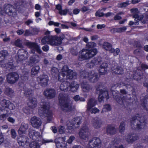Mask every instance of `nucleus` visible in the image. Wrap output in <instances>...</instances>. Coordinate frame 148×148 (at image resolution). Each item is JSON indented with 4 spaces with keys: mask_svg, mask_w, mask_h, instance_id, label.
<instances>
[{
    "mask_svg": "<svg viewBox=\"0 0 148 148\" xmlns=\"http://www.w3.org/2000/svg\"><path fill=\"white\" fill-rule=\"evenodd\" d=\"M97 51L96 49L88 50L84 49L79 53L78 59L80 61L88 60L96 55Z\"/></svg>",
    "mask_w": 148,
    "mask_h": 148,
    "instance_id": "obj_1",
    "label": "nucleus"
},
{
    "mask_svg": "<svg viewBox=\"0 0 148 148\" xmlns=\"http://www.w3.org/2000/svg\"><path fill=\"white\" fill-rule=\"evenodd\" d=\"M80 75L81 77L88 79L92 83L96 82L99 79L98 73L95 72L94 71L92 70L88 72L84 70L80 72Z\"/></svg>",
    "mask_w": 148,
    "mask_h": 148,
    "instance_id": "obj_2",
    "label": "nucleus"
},
{
    "mask_svg": "<svg viewBox=\"0 0 148 148\" xmlns=\"http://www.w3.org/2000/svg\"><path fill=\"white\" fill-rule=\"evenodd\" d=\"M82 122V118L79 116L75 117L67 124V129L69 132H72L78 127Z\"/></svg>",
    "mask_w": 148,
    "mask_h": 148,
    "instance_id": "obj_3",
    "label": "nucleus"
},
{
    "mask_svg": "<svg viewBox=\"0 0 148 148\" xmlns=\"http://www.w3.org/2000/svg\"><path fill=\"white\" fill-rule=\"evenodd\" d=\"M65 65H63L62 72H59V70L56 67H53L51 69V72L53 76L55 78L58 77V80L60 82H63L64 81Z\"/></svg>",
    "mask_w": 148,
    "mask_h": 148,
    "instance_id": "obj_4",
    "label": "nucleus"
},
{
    "mask_svg": "<svg viewBox=\"0 0 148 148\" xmlns=\"http://www.w3.org/2000/svg\"><path fill=\"white\" fill-rule=\"evenodd\" d=\"M39 114L41 117L51 118L52 112L50 110V107L46 104L42 105L39 109Z\"/></svg>",
    "mask_w": 148,
    "mask_h": 148,
    "instance_id": "obj_5",
    "label": "nucleus"
},
{
    "mask_svg": "<svg viewBox=\"0 0 148 148\" xmlns=\"http://www.w3.org/2000/svg\"><path fill=\"white\" fill-rule=\"evenodd\" d=\"M96 93L99 94L98 97V101L101 102L103 100L104 98L108 99L109 98L108 92V90H104L102 89H100V87H97L96 89Z\"/></svg>",
    "mask_w": 148,
    "mask_h": 148,
    "instance_id": "obj_6",
    "label": "nucleus"
},
{
    "mask_svg": "<svg viewBox=\"0 0 148 148\" xmlns=\"http://www.w3.org/2000/svg\"><path fill=\"white\" fill-rule=\"evenodd\" d=\"M131 11L133 13V16L134 18H135V22H134L130 21L129 23V25H132L134 24L138 25L139 24L138 22L141 20L143 17V15H139L138 13L139 11L137 8L132 9L131 10Z\"/></svg>",
    "mask_w": 148,
    "mask_h": 148,
    "instance_id": "obj_7",
    "label": "nucleus"
},
{
    "mask_svg": "<svg viewBox=\"0 0 148 148\" xmlns=\"http://www.w3.org/2000/svg\"><path fill=\"white\" fill-rule=\"evenodd\" d=\"M5 14L11 16L15 17L17 14V11L14 6L10 4H7L4 8Z\"/></svg>",
    "mask_w": 148,
    "mask_h": 148,
    "instance_id": "obj_8",
    "label": "nucleus"
},
{
    "mask_svg": "<svg viewBox=\"0 0 148 148\" xmlns=\"http://www.w3.org/2000/svg\"><path fill=\"white\" fill-rule=\"evenodd\" d=\"M19 78V76L17 73L12 72L8 74L7 80L8 83L10 84H13L16 82Z\"/></svg>",
    "mask_w": 148,
    "mask_h": 148,
    "instance_id": "obj_9",
    "label": "nucleus"
},
{
    "mask_svg": "<svg viewBox=\"0 0 148 148\" xmlns=\"http://www.w3.org/2000/svg\"><path fill=\"white\" fill-rule=\"evenodd\" d=\"M129 77H132L134 79L138 81H139L143 78L142 71L138 68H136L133 72V74Z\"/></svg>",
    "mask_w": 148,
    "mask_h": 148,
    "instance_id": "obj_10",
    "label": "nucleus"
},
{
    "mask_svg": "<svg viewBox=\"0 0 148 148\" xmlns=\"http://www.w3.org/2000/svg\"><path fill=\"white\" fill-rule=\"evenodd\" d=\"M143 121L141 120H139V122L140 123H137L135 126L134 124V125H132L131 127L133 130L137 131L141 130L143 129H145L147 127V122L144 117H143Z\"/></svg>",
    "mask_w": 148,
    "mask_h": 148,
    "instance_id": "obj_11",
    "label": "nucleus"
},
{
    "mask_svg": "<svg viewBox=\"0 0 148 148\" xmlns=\"http://www.w3.org/2000/svg\"><path fill=\"white\" fill-rule=\"evenodd\" d=\"M101 144V141L99 138H93L89 142L88 148H99Z\"/></svg>",
    "mask_w": 148,
    "mask_h": 148,
    "instance_id": "obj_12",
    "label": "nucleus"
},
{
    "mask_svg": "<svg viewBox=\"0 0 148 148\" xmlns=\"http://www.w3.org/2000/svg\"><path fill=\"white\" fill-rule=\"evenodd\" d=\"M1 104L2 109H3L5 110L7 109L9 111L10 110H13L14 107L13 103H11L9 101L6 99H3L1 102Z\"/></svg>",
    "mask_w": 148,
    "mask_h": 148,
    "instance_id": "obj_13",
    "label": "nucleus"
},
{
    "mask_svg": "<svg viewBox=\"0 0 148 148\" xmlns=\"http://www.w3.org/2000/svg\"><path fill=\"white\" fill-rule=\"evenodd\" d=\"M29 135L30 138L33 140L38 142L40 141L39 139H41L42 137L39 132L33 130H30Z\"/></svg>",
    "mask_w": 148,
    "mask_h": 148,
    "instance_id": "obj_14",
    "label": "nucleus"
},
{
    "mask_svg": "<svg viewBox=\"0 0 148 148\" xmlns=\"http://www.w3.org/2000/svg\"><path fill=\"white\" fill-rule=\"evenodd\" d=\"M88 129L86 127H83L79 132V135L81 139L86 140L88 138Z\"/></svg>",
    "mask_w": 148,
    "mask_h": 148,
    "instance_id": "obj_15",
    "label": "nucleus"
},
{
    "mask_svg": "<svg viewBox=\"0 0 148 148\" xmlns=\"http://www.w3.org/2000/svg\"><path fill=\"white\" fill-rule=\"evenodd\" d=\"M63 36H51V38L52 39V46H58L61 45L62 43V40L64 37V35H63Z\"/></svg>",
    "mask_w": 148,
    "mask_h": 148,
    "instance_id": "obj_16",
    "label": "nucleus"
},
{
    "mask_svg": "<svg viewBox=\"0 0 148 148\" xmlns=\"http://www.w3.org/2000/svg\"><path fill=\"white\" fill-rule=\"evenodd\" d=\"M37 79L40 81V84L42 87H45L48 84L49 78L46 75H40L38 77Z\"/></svg>",
    "mask_w": 148,
    "mask_h": 148,
    "instance_id": "obj_17",
    "label": "nucleus"
},
{
    "mask_svg": "<svg viewBox=\"0 0 148 148\" xmlns=\"http://www.w3.org/2000/svg\"><path fill=\"white\" fill-rule=\"evenodd\" d=\"M42 122L40 118L34 116L31 119V123L34 127L38 128L41 125Z\"/></svg>",
    "mask_w": 148,
    "mask_h": 148,
    "instance_id": "obj_18",
    "label": "nucleus"
},
{
    "mask_svg": "<svg viewBox=\"0 0 148 148\" xmlns=\"http://www.w3.org/2000/svg\"><path fill=\"white\" fill-rule=\"evenodd\" d=\"M138 138V136L136 134L130 133L127 135L125 138L128 143L132 144L137 140Z\"/></svg>",
    "mask_w": 148,
    "mask_h": 148,
    "instance_id": "obj_19",
    "label": "nucleus"
},
{
    "mask_svg": "<svg viewBox=\"0 0 148 148\" xmlns=\"http://www.w3.org/2000/svg\"><path fill=\"white\" fill-rule=\"evenodd\" d=\"M44 95L48 99H52L55 96L56 91L52 88L47 89L44 91Z\"/></svg>",
    "mask_w": 148,
    "mask_h": 148,
    "instance_id": "obj_20",
    "label": "nucleus"
},
{
    "mask_svg": "<svg viewBox=\"0 0 148 148\" xmlns=\"http://www.w3.org/2000/svg\"><path fill=\"white\" fill-rule=\"evenodd\" d=\"M59 105L61 107L62 110L65 111V93H60L59 95Z\"/></svg>",
    "mask_w": 148,
    "mask_h": 148,
    "instance_id": "obj_21",
    "label": "nucleus"
},
{
    "mask_svg": "<svg viewBox=\"0 0 148 148\" xmlns=\"http://www.w3.org/2000/svg\"><path fill=\"white\" fill-rule=\"evenodd\" d=\"M28 140L27 137L25 136H19L17 138V141L19 145L23 147L28 142L27 141Z\"/></svg>",
    "mask_w": 148,
    "mask_h": 148,
    "instance_id": "obj_22",
    "label": "nucleus"
},
{
    "mask_svg": "<svg viewBox=\"0 0 148 148\" xmlns=\"http://www.w3.org/2000/svg\"><path fill=\"white\" fill-rule=\"evenodd\" d=\"M106 134L107 135L111 136L115 134L116 133V130L115 127L109 124L106 127Z\"/></svg>",
    "mask_w": 148,
    "mask_h": 148,
    "instance_id": "obj_23",
    "label": "nucleus"
},
{
    "mask_svg": "<svg viewBox=\"0 0 148 148\" xmlns=\"http://www.w3.org/2000/svg\"><path fill=\"white\" fill-rule=\"evenodd\" d=\"M52 39L51 38V36L48 35L45 36L42 38L41 41L42 45H44L47 43L52 46Z\"/></svg>",
    "mask_w": 148,
    "mask_h": 148,
    "instance_id": "obj_24",
    "label": "nucleus"
},
{
    "mask_svg": "<svg viewBox=\"0 0 148 148\" xmlns=\"http://www.w3.org/2000/svg\"><path fill=\"white\" fill-rule=\"evenodd\" d=\"M67 73L66 77L68 79L73 80L77 78V73L73 70L69 69L65 70V73Z\"/></svg>",
    "mask_w": 148,
    "mask_h": 148,
    "instance_id": "obj_25",
    "label": "nucleus"
},
{
    "mask_svg": "<svg viewBox=\"0 0 148 148\" xmlns=\"http://www.w3.org/2000/svg\"><path fill=\"white\" fill-rule=\"evenodd\" d=\"M111 70L112 72L116 74L121 75L123 73V69L118 65H114L113 67H111Z\"/></svg>",
    "mask_w": 148,
    "mask_h": 148,
    "instance_id": "obj_26",
    "label": "nucleus"
},
{
    "mask_svg": "<svg viewBox=\"0 0 148 148\" xmlns=\"http://www.w3.org/2000/svg\"><path fill=\"white\" fill-rule=\"evenodd\" d=\"M101 59L100 57H98L97 58H95L92 61V64H113V63H112L111 62V61H110V60H107L106 61H105L104 62H103L102 63H101Z\"/></svg>",
    "mask_w": 148,
    "mask_h": 148,
    "instance_id": "obj_27",
    "label": "nucleus"
},
{
    "mask_svg": "<svg viewBox=\"0 0 148 148\" xmlns=\"http://www.w3.org/2000/svg\"><path fill=\"white\" fill-rule=\"evenodd\" d=\"M79 87V85L77 84L75 81H73L71 83H69V85L68 87H67L66 88H65V90L69 87L70 91L72 92H75L77 90Z\"/></svg>",
    "mask_w": 148,
    "mask_h": 148,
    "instance_id": "obj_28",
    "label": "nucleus"
},
{
    "mask_svg": "<svg viewBox=\"0 0 148 148\" xmlns=\"http://www.w3.org/2000/svg\"><path fill=\"white\" fill-rule=\"evenodd\" d=\"M29 101L27 103L28 106L31 108H34L37 106V102L36 99L34 97L31 99L29 98Z\"/></svg>",
    "mask_w": 148,
    "mask_h": 148,
    "instance_id": "obj_29",
    "label": "nucleus"
},
{
    "mask_svg": "<svg viewBox=\"0 0 148 148\" xmlns=\"http://www.w3.org/2000/svg\"><path fill=\"white\" fill-rule=\"evenodd\" d=\"M93 125L95 129L100 128L102 124V122L100 120H99L97 118H95L92 120Z\"/></svg>",
    "mask_w": 148,
    "mask_h": 148,
    "instance_id": "obj_30",
    "label": "nucleus"
},
{
    "mask_svg": "<svg viewBox=\"0 0 148 148\" xmlns=\"http://www.w3.org/2000/svg\"><path fill=\"white\" fill-rule=\"evenodd\" d=\"M148 99V94L145 95L143 98L141 100V105L143 108L148 111V103H147V100Z\"/></svg>",
    "mask_w": 148,
    "mask_h": 148,
    "instance_id": "obj_31",
    "label": "nucleus"
},
{
    "mask_svg": "<svg viewBox=\"0 0 148 148\" xmlns=\"http://www.w3.org/2000/svg\"><path fill=\"white\" fill-rule=\"evenodd\" d=\"M115 99L116 102L120 105L124 104L125 101L126 99L123 96L121 95H116L115 96Z\"/></svg>",
    "mask_w": 148,
    "mask_h": 148,
    "instance_id": "obj_32",
    "label": "nucleus"
},
{
    "mask_svg": "<svg viewBox=\"0 0 148 148\" xmlns=\"http://www.w3.org/2000/svg\"><path fill=\"white\" fill-rule=\"evenodd\" d=\"M65 97V112H70L73 109V103L71 101H67Z\"/></svg>",
    "mask_w": 148,
    "mask_h": 148,
    "instance_id": "obj_33",
    "label": "nucleus"
},
{
    "mask_svg": "<svg viewBox=\"0 0 148 148\" xmlns=\"http://www.w3.org/2000/svg\"><path fill=\"white\" fill-rule=\"evenodd\" d=\"M81 86L84 92H88L90 90V86L87 82H82L81 83Z\"/></svg>",
    "mask_w": 148,
    "mask_h": 148,
    "instance_id": "obj_34",
    "label": "nucleus"
},
{
    "mask_svg": "<svg viewBox=\"0 0 148 148\" xmlns=\"http://www.w3.org/2000/svg\"><path fill=\"white\" fill-rule=\"evenodd\" d=\"M96 102L94 99L92 98H90L88 100L87 104V110L89 111L92 108L95 106L96 104Z\"/></svg>",
    "mask_w": 148,
    "mask_h": 148,
    "instance_id": "obj_35",
    "label": "nucleus"
},
{
    "mask_svg": "<svg viewBox=\"0 0 148 148\" xmlns=\"http://www.w3.org/2000/svg\"><path fill=\"white\" fill-rule=\"evenodd\" d=\"M4 93L5 95L11 97H12L14 96V91L12 88L9 87L5 88L4 91Z\"/></svg>",
    "mask_w": 148,
    "mask_h": 148,
    "instance_id": "obj_36",
    "label": "nucleus"
},
{
    "mask_svg": "<svg viewBox=\"0 0 148 148\" xmlns=\"http://www.w3.org/2000/svg\"><path fill=\"white\" fill-rule=\"evenodd\" d=\"M142 117L140 116V115L139 114H137L136 115L133 116L130 119V126L132 125H134L135 121L136 120H141L142 119Z\"/></svg>",
    "mask_w": 148,
    "mask_h": 148,
    "instance_id": "obj_37",
    "label": "nucleus"
},
{
    "mask_svg": "<svg viewBox=\"0 0 148 148\" xmlns=\"http://www.w3.org/2000/svg\"><path fill=\"white\" fill-rule=\"evenodd\" d=\"M102 65H100L98 71L100 75H104L107 72V68L108 67V65H105L106 66H103Z\"/></svg>",
    "mask_w": 148,
    "mask_h": 148,
    "instance_id": "obj_38",
    "label": "nucleus"
},
{
    "mask_svg": "<svg viewBox=\"0 0 148 148\" xmlns=\"http://www.w3.org/2000/svg\"><path fill=\"white\" fill-rule=\"evenodd\" d=\"M8 55V52L6 50H2L0 51V62H2Z\"/></svg>",
    "mask_w": 148,
    "mask_h": 148,
    "instance_id": "obj_39",
    "label": "nucleus"
},
{
    "mask_svg": "<svg viewBox=\"0 0 148 148\" xmlns=\"http://www.w3.org/2000/svg\"><path fill=\"white\" fill-rule=\"evenodd\" d=\"M56 9L59 11V13L60 15H65V9L63 10L62 6L60 4L56 6Z\"/></svg>",
    "mask_w": 148,
    "mask_h": 148,
    "instance_id": "obj_40",
    "label": "nucleus"
},
{
    "mask_svg": "<svg viewBox=\"0 0 148 148\" xmlns=\"http://www.w3.org/2000/svg\"><path fill=\"white\" fill-rule=\"evenodd\" d=\"M32 68L31 71V74L32 75H35L37 74L40 69L39 65H34Z\"/></svg>",
    "mask_w": 148,
    "mask_h": 148,
    "instance_id": "obj_41",
    "label": "nucleus"
},
{
    "mask_svg": "<svg viewBox=\"0 0 148 148\" xmlns=\"http://www.w3.org/2000/svg\"><path fill=\"white\" fill-rule=\"evenodd\" d=\"M28 127V126L27 124L21 125L19 129V132L22 134H25Z\"/></svg>",
    "mask_w": 148,
    "mask_h": 148,
    "instance_id": "obj_42",
    "label": "nucleus"
},
{
    "mask_svg": "<svg viewBox=\"0 0 148 148\" xmlns=\"http://www.w3.org/2000/svg\"><path fill=\"white\" fill-rule=\"evenodd\" d=\"M24 2L23 1H16L14 3V5L16 9H21L22 7L24 6Z\"/></svg>",
    "mask_w": 148,
    "mask_h": 148,
    "instance_id": "obj_43",
    "label": "nucleus"
},
{
    "mask_svg": "<svg viewBox=\"0 0 148 148\" xmlns=\"http://www.w3.org/2000/svg\"><path fill=\"white\" fill-rule=\"evenodd\" d=\"M125 129V121H122L121 122L119 127V131L121 134L123 133Z\"/></svg>",
    "mask_w": 148,
    "mask_h": 148,
    "instance_id": "obj_44",
    "label": "nucleus"
},
{
    "mask_svg": "<svg viewBox=\"0 0 148 148\" xmlns=\"http://www.w3.org/2000/svg\"><path fill=\"white\" fill-rule=\"evenodd\" d=\"M29 72L28 71H23V75L21 76V79L24 81H26L28 79Z\"/></svg>",
    "mask_w": 148,
    "mask_h": 148,
    "instance_id": "obj_45",
    "label": "nucleus"
},
{
    "mask_svg": "<svg viewBox=\"0 0 148 148\" xmlns=\"http://www.w3.org/2000/svg\"><path fill=\"white\" fill-rule=\"evenodd\" d=\"M103 47L106 50L110 51L112 48L111 45L107 42H105L103 43Z\"/></svg>",
    "mask_w": 148,
    "mask_h": 148,
    "instance_id": "obj_46",
    "label": "nucleus"
},
{
    "mask_svg": "<svg viewBox=\"0 0 148 148\" xmlns=\"http://www.w3.org/2000/svg\"><path fill=\"white\" fill-rule=\"evenodd\" d=\"M37 141L34 140L31 142L29 144L30 148H40V146Z\"/></svg>",
    "mask_w": 148,
    "mask_h": 148,
    "instance_id": "obj_47",
    "label": "nucleus"
},
{
    "mask_svg": "<svg viewBox=\"0 0 148 148\" xmlns=\"http://www.w3.org/2000/svg\"><path fill=\"white\" fill-rule=\"evenodd\" d=\"M33 90L30 89H27L25 91V94L28 97H30L32 96L33 95Z\"/></svg>",
    "mask_w": 148,
    "mask_h": 148,
    "instance_id": "obj_48",
    "label": "nucleus"
},
{
    "mask_svg": "<svg viewBox=\"0 0 148 148\" xmlns=\"http://www.w3.org/2000/svg\"><path fill=\"white\" fill-rule=\"evenodd\" d=\"M112 109L111 107L109 104H107L104 105L103 106V109L101 112L104 111L105 112H107L111 110Z\"/></svg>",
    "mask_w": 148,
    "mask_h": 148,
    "instance_id": "obj_49",
    "label": "nucleus"
},
{
    "mask_svg": "<svg viewBox=\"0 0 148 148\" xmlns=\"http://www.w3.org/2000/svg\"><path fill=\"white\" fill-rule=\"evenodd\" d=\"M126 29V27H122L118 29H112L111 31L112 32H121L125 31Z\"/></svg>",
    "mask_w": 148,
    "mask_h": 148,
    "instance_id": "obj_50",
    "label": "nucleus"
},
{
    "mask_svg": "<svg viewBox=\"0 0 148 148\" xmlns=\"http://www.w3.org/2000/svg\"><path fill=\"white\" fill-rule=\"evenodd\" d=\"M55 142L57 148H65L64 143H60L57 140H56Z\"/></svg>",
    "mask_w": 148,
    "mask_h": 148,
    "instance_id": "obj_51",
    "label": "nucleus"
},
{
    "mask_svg": "<svg viewBox=\"0 0 148 148\" xmlns=\"http://www.w3.org/2000/svg\"><path fill=\"white\" fill-rule=\"evenodd\" d=\"M39 61L38 60L36 59V57L34 56H32L29 58V64L28 65H30V64H33L35 63H37Z\"/></svg>",
    "mask_w": 148,
    "mask_h": 148,
    "instance_id": "obj_52",
    "label": "nucleus"
},
{
    "mask_svg": "<svg viewBox=\"0 0 148 148\" xmlns=\"http://www.w3.org/2000/svg\"><path fill=\"white\" fill-rule=\"evenodd\" d=\"M6 113L5 114H2L0 115V119L1 120H4L8 116V114L9 113V111L7 109L6 110Z\"/></svg>",
    "mask_w": 148,
    "mask_h": 148,
    "instance_id": "obj_53",
    "label": "nucleus"
},
{
    "mask_svg": "<svg viewBox=\"0 0 148 148\" xmlns=\"http://www.w3.org/2000/svg\"><path fill=\"white\" fill-rule=\"evenodd\" d=\"M14 44L17 47L21 48L23 47L21 41L19 38L17 39L15 41Z\"/></svg>",
    "mask_w": 148,
    "mask_h": 148,
    "instance_id": "obj_54",
    "label": "nucleus"
},
{
    "mask_svg": "<svg viewBox=\"0 0 148 148\" xmlns=\"http://www.w3.org/2000/svg\"><path fill=\"white\" fill-rule=\"evenodd\" d=\"M26 45L28 46L31 47H35L37 46L36 43L34 42H27L26 43Z\"/></svg>",
    "mask_w": 148,
    "mask_h": 148,
    "instance_id": "obj_55",
    "label": "nucleus"
},
{
    "mask_svg": "<svg viewBox=\"0 0 148 148\" xmlns=\"http://www.w3.org/2000/svg\"><path fill=\"white\" fill-rule=\"evenodd\" d=\"M120 51V50L118 48H116V49L112 48L110 52L113 53L114 55L115 56L118 55Z\"/></svg>",
    "mask_w": 148,
    "mask_h": 148,
    "instance_id": "obj_56",
    "label": "nucleus"
},
{
    "mask_svg": "<svg viewBox=\"0 0 148 148\" xmlns=\"http://www.w3.org/2000/svg\"><path fill=\"white\" fill-rule=\"evenodd\" d=\"M131 3V2L129 1H127L125 2L120 3L119 6L121 7H125Z\"/></svg>",
    "mask_w": 148,
    "mask_h": 148,
    "instance_id": "obj_57",
    "label": "nucleus"
},
{
    "mask_svg": "<svg viewBox=\"0 0 148 148\" xmlns=\"http://www.w3.org/2000/svg\"><path fill=\"white\" fill-rule=\"evenodd\" d=\"M96 46L95 43L93 42H90L87 44L86 47L88 48H90L95 47Z\"/></svg>",
    "mask_w": 148,
    "mask_h": 148,
    "instance_id": "obj_58",
    "label": "nucleus"
},
{
    "mask_svg": "<svg viewBox=\"0 0 148 148\" xmlns=\"http://www.w3.org/2000/svg\"><path fill=\"white\" fill-rule=\"evenodd\" d=\"M18 60L20 62L23 61L25 60V55H23V54H21V55L19 54L18 55Z\"/></svg>",
    "mask_w": 148,
    "mask_h": 148,
    "instance_id": "obj_59",
    "label": "nucleus"
},
{
    "mask_svg": "<svg viewBox=\"0 0 148 148\" xmlns=\"http://www.w3.org/2000/svg\"><path fill=\"white\" fill-rule=\"evenodd\" d=\"M27 52V51L24 49H20L18 51L17 53L18 55L19 54L20 55H21V54H23V55H25Z\"/></svg>",
    "mask_w": 148,
    "mask_h": 148,
    "instance_id": "obj_60",
    "label": "nucleus"
},
{
    "mask_svg": "<svg viewBox=\"0 0 148 148\" xmlns=\"http://www.w3.org/2000/svg\"><path fill=\"white\" fill-rule=\"evenodd\" d=\"M11 134L12 138H15L16 136V133L15 130L14 129H12L11 130Z\"/></svg>",
    "mask_w": 148,
    "mask_h": 148,
    "instance_id": "obj_61",
    "label": "nucleus"
},
{
    "mask_svg": "<svg viewBox=\"0 0 148 148\" xmlns=\"http://www.w3.org/2000/svg\"><path fill=\"white\" fill-rule=\"evenodd\" d=\"M64 126H60L59 127L58 131L60 134H62L65 132Z\"/></svg>",
    "mask_w": 148,
    "mask_h": 148,
    "instance_id": "obj_62",
    "label": "nucleus"
},
{
    "mask_svg": "<svg viewBox=\"0 0 148 148\" xmlns=\"http://www.w3.org/2000/svg\"><path fill=\"white\" fill-rule=\"evenodd\" d=\"M75 137L73 136H71L68 140L67 142L68 143L71 144L73 141L75 140Z\"/></svg>",
    "mask_w": 148,
    "mask_h": 148,
    "instance_id": "obj_63",
    "label": "nucleus"
},
{
    "mask_svg": "<svg viewBox=\"0 0 148 148\" xmlns=\"http://www.w3.org/2000/svg\"><path fill=\"white\" fill-rule=\"evenodd\" d=\"M39 32V30L37 28H34L31 31V34L33 35L37 34Z\"/></svg>",
    "mask_w": 148,
    "mask_h": 148,
    "instance_id": "obj_64",
    "label": "nucleus"
}]
</instances>
